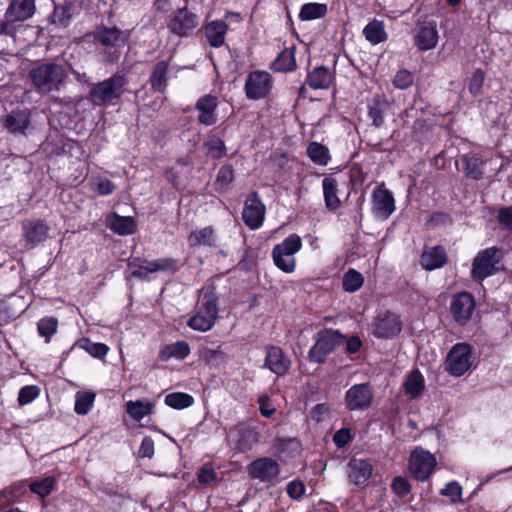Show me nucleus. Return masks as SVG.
<instances>
[{
  "mask_svg": "<svg viewBox=\"0 0 512 512\" xmlns=\"http://www.w3.org/2000/svg\"><path fill=\"white\" fill-rule=\"evenodd\" d=\"M203 29L207 42L211 47L219 48L224 45L228 25L223 20L208 22Z\"/></svg>",
  "mask_w": 512,
  "mask_h": 512,
  "instance_id": "29",
  "label": "nucleus"
},
{
  "mask_svg": "<svg viewBox=\"0 0 512 512\" xmlns=\"http://www.w3.org/2000/svg\"><path fill=\"white\" fill-rule=\"evenodd\" d=\"M461 170L465 176L472 180L483 178L486 162L477 154L468 153L460 158Z\"/></svg>",
  "mask_w": 512,
  "mask_h": 512,
  "instance_id": "26",
  "label": "nucleus"
},
{
  "mask_svg": "<svg viewBox=\"0 0 512 512\" xmlns=\"http://www.w3.org/2000/svg\"><path fill=\"white\" fill-rule=\"evenodd\" d=\"M475 309L476 301L472 293L461 291L452 295L449 311L457 325L466 326L471 321Z\"/></svg>",
  "mask_w": 512,
  "mask_h": 512,
  "instance_id": "11",
  "label": "nucleus"
},
{
  "mask_svg": "<svg viewBox=\"0 0 512 512\" xmlns=\"http://www.w3.org/2000/svg\"><path fill=\"white\" fill-rule=\"evenodd\" d=\"M182 264L178 259L175 258H159L153 261L148 262V265L146 267V272H157V271H163V272H170L175 273L177 272Z\"/></svg>",
  "mask_w": 512,
  "mask_h": 512,
  "instance_id": "40",
  "label": "nucleus"
},
{
  "mask_svg": "<svg viewBox=\"0 0 512 512\" xmlns=\"http://www.w3.org/2000/svg\"><path fill=\"white\" fill-rule=\"evenodd\" d=\"M206 153L213 159H221L226 156V146L221 138L212 136L204 142Z\"/></svg>",
  "mask_w": 512,
  "mask_h": 512,
  "instance_id": "49",
  "label": "nucleus"
},
{
  "mask_svg": "<svg viewBox=\"0 0 512 512\" xmlns=\"http://www.w3.org/2000/svg\"><path fill=\"white\" fill-rule=\"evenodd\" d=\"M388 102L380 95H375L368 105V115L376 127L383 125L384 113L388 109Z\"/></svg>",
  "mask_w": 512,
  "mask_h": 512,
  "instance_id": "34",
  "label": "nucleus"
},
{
  "mask_svg": "<svg viewBox=\"0 0 512 512\" xmlns=\"http://www.w3.org/2000/svg\"><path fill=\"white\" fill-rule=\"evenodd\" d=\"M49 226L42 219H28L22 223V237L27 246L35 247L44 242L49 233Z\"/></svg>",
  "mask_w": 512,
  "mask_h": 512,
  "instance_id": "22",
  "label": "nucleus"
},
{
  "mask_svg": "<svg viewBox=\"0 0 512 512\" xmlns=\"http://www.w3.org/2000/svg\"><path fill=\"white\" fill-rule=\"evenodd\" d=\"M373 335L378 339H392L402 330V321L399 315L386 310L377 314L373 323Z\"/></svg>",
  "mask_w": 512,
  "mask_h": 512,
  "instance_id": "14",
  "label": "nucleus"
},
{
  "mask_svg": "<svg viewBox=\"0 0 512 512\" xmlns=\"http://www.w3.org/2000/svg\"><path fill=\"white\" fill-rule=\"evenodd\" d=\"M346 335L338 329L323 328L314 335L315 343L308 351V360L315 364H324L327 357L341 346Z\"/></svg>",
  "mask_w": 512,
  "mask_h": 512,
  "instance_id": "3",
  "label": "nucleus"
},
{
  "mask_svg": "<svg viewBox=\"0 0 512 512\" xmlns=\"http://www.w3.org/2000/svg\"><path fill=\"white\" fill-rule=\"evenodd\" d=\"M30 125L28 110L12 111L5 120L6 128H27Z\"/></svg>",
  "mask_w": 512,
  "mask_h": 512,
  "instance_id": "51",
  "label": "nucleus"
},
{
  "mask_svg": "<svg viewBox=\"0 0 512 512\" xmlns=\"http://www.w3.org/2000/svg\"><path fill=\"white\" fill-rule=\"evenodd\" d=\"M392 492L399 498H406L412 491V486L407 478L403 476H395L391 482Z\"/></svg>",
  "mask_w": 512,
  "mask_h": 512,
  "instance_id": "54",
  "label": "nucleus"
},
{
  "mask_svg": "<svg viewBox=\"0 0 512 512\" xmlns=\"http://www.w3.org/2000/svg\"><path fill=\"white\" fill-rule=\"evenodd\" d=\"M437 466L435 456L422 448H415L409 457L408 469L412 477L419 481H427Z\"/></svg>",
  "mask_w": 512,
  "mask_h": 512,
  "instance_id": "10",
  "label": "nucleus"
},
{
  "mask_svg": "<svg viewBox=\"0 0 512 512\" xmlns=\"http://www.w3.org/2000/svg\"><path fill=\"white\" fill-rule=\"evenodd\" d=\"M353 433L351 428L343 427L337 430L333 435V442L339 449L344 448L353 440Z\"/></svg>",
  "mask_w": 512,
  "mask_h": 512,
  "instance_id": "61",
  "label": "nucleus"
},
{
  "mask_svg": "<svg viewBox=\"0 0 512 512\" xmlns=\"http://www.w3.org/2000/svg\"><path fill=\"white\" fill-rule=\"evenodd\" d=\"M426 226L429 227H447L453 224L452 216L447 212L435 211L426 219Z\"/></svg>",
  "mask_w": 512,
  "mask_h": 512,
  "instance_id": "55",
  "label": "nucleus"
},
{
  "mask_svg": "<svg viewBox=\"0 0 512 512\" xmlns=\"http://www.w3.org/2000/svg\"><path fill=\"white\" fill-rule=\"evenodd\" d=\"M473 365V347L467 342L454 344L446 355L444 370L453 377L466 374Z\"/></svg>",
  "mask_w": 512,
  "mask_h": 512,
  "instance_id": "6",
  "label": "nucleus"
},
{
  "mask_svg": "<svg viewBox=\"0 0 512 512\" xmlns=\"http://www.w3.org/2000/svg\"><path fill=\"white\" fill-rule=\"evenodd\" d=\"M327 14V5L321 3H307L301 7L299 17L303 21L323 18Z\"/></svg>",
  "mask_w": 512,
  "mask_h": 512,
  "instance_id": "46",
  "label": "nucleus"
},
{
  "mask_svg": "<svg viewBox=\"0 0 512 512\" xmlns=\"http://www.w3.org/2000/svg\"><path fill=\"white\" fill-rule=\"evenodd\" d=\"M322 187L326 208L329 211H336L341 205V201L337 196V180L331 176L325 177L322 180Z\"/></svg>",
  "mask_w": 512,
  "mask_h": 512,
  "instance_id": "32",
  "label": "nucleus"
},
{
  "mask_svg": "<svg viewBox=\"0 0 512 512\" xmlns=\"http://www.w3.org/2000/svg\"><path fill=\"white\" fill-rule=\"evenodd\" d=\"M448 262L447 252L444 246L436 245L425 249L420 257L422 267L427 271H433L445 266Z\"/></svg>",
  "mask_w": 512,
  "mask_h": 512,
  "instance_id": "25",
  "label": "nucleus"
},
{
  "mask_svg": "<svg viewBox=\"0 0 512 512\" xmlns=\"http://www.w3.org/2000/svg\"><path fill=\"white\" fill-rule=\"evenodd\" d=\"M440 493L448 497L453 503L462 502V487L457 481L447 483Z\"/></svg>",
  "mask_w": 512,
  "mask_h": 512,
  "instance_id": "58",
  "label": "nucleus"
},
{
  "mask_svg": "<svg viewBox=\"0 0 512 512\" xmlns=\"http://www.w3.org/2000/svg\"><path fill=\"white\" fill-rule=\"evenodd\" d=\"M374 390L370 382L352 385L344 394V405L349 412L366 411L373 403Z\"/></svg>",
  "mask_w": 512,
  "mask_h": 512,
  "instance_id": "12",
  "label": "nucleus"
},
{
  "mask_svg": "<svg viewBox=\"0 0 512 512\" xmlns=\"http://www.w3.org/2000/svg\"><path fill=\"white\" fill-rule=\"evenodd\" d=\"M198 23V15L184 7L170 17L167 27L171 33L177 36L187 37L198 26Z\"/></svg>",
  "mask_w": 512,
  "mask_h": 512,
  "instance_id": "16",
  "label": "nucleus"
},
{
  "mask_svg": "<svg viewBox=\"0 0 512 512\" xmlns=\"http://www.w3.org/2000/svg\"><path fill=\"white\" fill-rule=\"evenodd\" d=\"M373 465L370 459L352 458L347 463V475L350 483L359 488H365L373 475Z\"/></svg>",
  "mask_w": 512,
  "mask_h": 512,
  "instance_id": "19",
  "label": "nucleus"
},
{
  "mask_svg": "<svg viewBox=\"0 0 512 512\" xmlns=\"http://www.w3.org/2000/svg\"><path fill=\"white\" fill-rule=\"evenodd\" d=\"M56 479L54 476H46L39 480L29 483V489L33 494L44 499L48 497L55 489Z\"/></svg>",
  "mask_w": 512,
  "mask_h": 512,
  "instance_id": "41",
  "label": "nucleus"
},
{
  "mask_svg": "<svg viewBox=\"0 0 512 512\" xmlns=\"http://www.w3.org/2000/svg\"><path fill=\"white\" fill-rule=\"evenodd\" d=\"M266 215V206L257 191H251L244 201L242 220L250 230L262 227Z\"/></svg>",
  "mask_w": 512,
  "mask_h": 512,
  "instance_id": "13",
  "label": "nucleus"
},
{
  "mask_svg": "<svg viewBox=\"0 0 512 512\" xmlns=\"http://www.w3.org/2000/svg\"><path fill=\"white\" fill-rule=\"evenodd\" d=\"M302 248L301 237L290 234L281 243L276 244L271 252L274 265L284 273H293L296 269L294 255Z\"/></svg>",
  "mask_w": 512,
  "mask_h": 512,
  "instance_id": "5",
  "label": "nucleus"
},
{
  "mask_svg": "<svg viewBox=\"0 0 512 512\" xmlns=\"http://www.w3.org/2000/svg\"><path fill=\"white\" fill-rule=\"evenodd\" d=\"M266 356L263 368L269 369L277 376H284L291 367L290 358L284 353L282 348L274 345H268L265 348Z\"/></svg>",
  "mask_w": 512,
  "mask_h": 512,
  "instance_id": "20",
  "label": "nucleus"
},
{
  "mask_svg": "<svg viewBox=\"0 0 512 512\" xmlns=\"http://www.w3.org/2000/svg\"><path fill=\"white\" fill-rule=\"evenodd\" d=\"M219 297L214 282H207L200 290L195 310L207 314L215 319L218 317Z\"/></svg>",
  "mask_w": 512,
  "mask_h": 512,
  "instance_id": "21",
  "label": "nucleus"
},
{
  "mask_svg": "<svg viewBox=\"0 0 512 512\" xmlns=\"http://www.w3.org/2000/svg\"><path fill=\"white\" fill-rule=\"evenodd\" d=\"M497 221L503 228L512 231V205L499 209Z\"/></svg>",
  "mask_w": 512,
  "mask_h": 512,
  "instance_id": "64",
  "label": "nucleus"
},
{
  "mask_svg": "<svg viewBox=\"0 0 512 512\" xmlns=\"http://www.w3.org/2000/svg\"><path fill=\"white\" fill-rule=\"evenodd\" d=\"M36 10L35 0H11L4 18L11 25L14 22L25 21L31 18Z\"/></svg>",
  "mask_w": 512,
  "mask_h": 512,
  "instance_id": "23",
  "label": "nucleus"
},
{
  "mask_svg": "<svg viewBox=\"0 0 512 512\" xmlns=\"http://www.w3.org/2000/svg\"><path fill=\"white\" fill-rule=\"evenodd\" d=\"M76 345L85 350L92 357L98 359H103L109 351V347L106 344L92 342L89 338H82L78 340Z\"/></svg>",
  "mask_w": 512,
  "mask_h": 512,
  "instance_id": "47",
  "label": "nucleus"
},
{
  "mask_svg": "<svg viewBox=\"0 0 512 512\" xmlns=\"http://www.w3.org/2000/svg\"><path fill=\"white\" fill-rule=\"evenodd\" d=\"M234 180V169L231 164L222 165L217 173L215 188L217 191H225Z\"/></svg>",
  "mask_w": 512,
  "mask_h": 512,
  "instance_id": "50",
  "label": "nucleus"
},
{
  "mask_svg": "<svg viewBox=\"0 0 512 512\" xmlns=\"http://www.w3.org/2000/svg\"><path fill=\"white\" fill-rule=\"evenodd\" d=\"M307 155L313 163L321 166L327 165L330 160L328 148L318 142L309 143Z\"/></svg>",
  "mask_w": 512,
  "mask_h": 512,
  "instance_id": "44",
  "label": "nucleus"
},
{
  "mask_svg": "<svg viewBox=\"0 0 512 512\" xmlns=\"http://www.w3.org/2000/svg\"><path fill=\"white\" fill-rule=\"evenodd\" d=\"M154 407L155 405L148 401H128L126 403V412L133 420L141 421L145 416L153 413Z\"/></svg>",
  "mask_w": 512,
  "mask_h": 512,
  "instance_id": "39",
  "label": "nucleus"
},
{
  "mask_svg": "<svg viewBox=\"0 0 512 512\" xmlns=\"http://www.w3.org/2000/svg\"><path fill=\"white\" fill-rule=\"evenodd\" d=\"M395 199L384 183L377 186L372 193V212L375 216L388 219L395 211Z\"/></svg>",
  "mask_w": 512,
  "mask_h": 512,
  "instance_id": "18",
  "label": "nucleus"
},
{
  "mask_svg": "<svg viewBox=\"0 0 512 512\" xmlns=\"http://www.w3.org/2000/svg\"><path fill=\"white\" fill-rule=\"evenodd\" d=\"M44 150L50 155H73V150L79 148V143L65 136L61 130H49L43 143Z\"/></svg>",
  "mask_w": 512,
  "mask_h": 512,
  "instance_id": "17",
  "label": "nucleus"
},
{
  "mask_svg": "<svg viewBox=\"0 0 512 512\" xmlns=\"http://www.w3.org/2000/svg\"><path fill=\"white\" fill-rule=\"evenodd\" d=\"M93 190L100 196L111 195L115 189V184L108 178L99 177L92 183Z\"/></svg>",
  "mask_w": 512,
  "mask_h": 512,
  "instance_id": "60",
  "label": "nucleus"
},
{
  "mask_svg": "<svg viewBox=\"0 0 512 512\" xmlns=\"http://www.w3.org/2000/svg\"><path fill=\"white\" fill-rule=\"evenodd\" d=\"M29 488V484L27 481H18L12 483L8 487H6V492L10 496V501L13 503L20 502L22 498L26 495L27 489Z\"/></svg>",
  "mask_w": 512,
  "mask_h": 512,
  "instance_id": "57",
  "label": "nucleus"
},
{
  "mask_svg": "<svg viewBox=\"0 0 512 512\" xmlns=\"http://www.w3.org/2000/svg\"><path fill=\"white\" fill-rule=\"evenodd\" d=\"M364 283V277L357 270L350 268L347 272L344 273L342 279V287L346 292H356L359 290Z\"/></svg>",
  "mask_w": 512,
  "mask_h": 512,
  "instance_id": "48",
  "label": "nucleus"
},
{
  "mask_svg": "<svg viewBox=\"0 0 512 512\" xmlns=\"http://www.w3.org/2000/svg\"><path fill=\"white\" fill-rule=\"evenodd\" d=\"M227 441L235 453H247L260 441V432L257 427L241 421L230 427Z\"/></svg>",
  "mask_w": 512,
  "mask_h": 512,
  "instance_id": "7",
  "label": "nucleus"
},
{
  "mask_svg": "<svg viewBox=\"0 0 512 512\" xmlns=\"http://www.w3.org/2000/svg\"><path fill=\"white\" fill-rule=\"evenodd\" d=\"M129 34L117 27L98 26L93 32L86 33L79 43H100L107 48H120L128 43Z\"/></svg>",
  "mask_w": 512,
  "mask_h": 512,
  "instance_id": "8",
  "label": "nucleus"
},
{
  "mask_svg": "<svg viewBox=\"0 0 512 512\" xmlns=\"http://www.w3.org/2000/svg\"><path fill=\"white\" fill-rule=\"evenodd\" d=\"M148 260L142 257H130L128 260V268L131 269V277L137 279H145L149 272H146Z\"/></svg>",
  "mask_w": 512,
  "mask_h": 512,
  "instance_id": "53",
  "label": "nucleus"
},
{
  "mask_svg": "<svg viewBox=\"0 0 512 512\" xmlns=\"http://www.w3.org/2000/svg\"><path fill=\"white\" fill-rule=\"evenodd\" d=\"M59 321L54 316H44L37 322V333L45 343H49L58 332Z\"/></svg>",
  "mask_w": 512,
  "mask_h": 512,
  "instance_id": "38",
  "label": "nucleus"
},
{
  "mask_svg": "<svg viewBox=\"0 0 512 512\" xmlns=\"http://www.w3.org/2000/svg\"><path fill=\"white\" fill-rule=\"evenodd\" d=\"M503 259V251L497 246H492L479 251L473 259L471 278L481 283L486 278L495 275L500 270Z\"/></svg>",
  "mask_w": 512,
  "mask_h": 512,
  "instance_id": "4",
  "label": "nucleus"
},
{
  "mask_svg": "<svg viewBox=\"0 0 512 512\" xmlns=\"http://www.w3.org/2000/svg\"><path fill=\"white\" fill-rule=\"evenodd\" d=\"M128 80L124 74L116 73L94 84L88 98L95 105H114L126 91Z\"/></svg>",
  "mask_w": 512,
  "mask_h": 512,
  "instance_id": "2",
  "label": "nucleus"
},
{
  "mask_svg": "<svg viewBox=\"0 0 512 512\" xmlns=\"http://www.w3.org/2000/svg\"><path fill=\"white\" fill-rule=\"evenodd\" d=\"M216 319L194 309V314L187 321V326L193 330L206 332L215 324Z\"/></svg>",
  "mask_w": 512,
  "mask_h": 512,
  "instance_id": "43",
  "label": "nucleus"
},
{
  "mask_svg": "<svg viewBox=\"0 0 512 512\" xmlns=\"http://www.w3.org/2000/svg\"><path fill=\"white\" fill-rule=\"evenodd\" d=\"M169 64L167 61H159L155 64L150 77V84L156 91L163 92L167 86V73Z\"/></svg>",
  "mask_w": 512,
  "mask_h": 512,
  "instance_id": "37",
  "label": "nucleus"
},
{
  "mask_svg": "<svg viewBox=\"0 0 512 512\" xmlns=\"http://www.w3.org/2000/svg\"><path fill=\"white\" fill-rule=\"evenodd\" d=\"M414 83V75L412 72L402 69L399 70L393 79V85L397 89H407Z\"/></svg>",
  "mask_w": 512,
  "mask_h": 512,
  "instance_id": "59",
  "label": "nucleus"
},
{
  "mask_svg": "<svg viewBox=\"0 0 512 512\" xmlns=\"http://www.w3.org/2000/svg\"><path fill=\"white\" fill-rule=\"evenodd\" d=\"M188 242L191 247L194 246H208L213 247L215 243V231L211 226L204 227L200 230H195L188 236Z\"/></svg>",
  "mask_w": 512,
  "mask_h": 512,
  "instance_id": "35",
  "label": "nucleus"
},
{
  "mask_svg": "<svg viewBox=\"0 0 512 512\" xmlns=\"http://www.w3.org/2000/svg\"><path fill=\"white\" fill-rule=\"evenodd\" d=\"M403 387L405 393L411 399L418 397L425 388V380L421 372L418 369L410 372L403 384Z\"/></svg>",
  "mask_w": 512,
  "mask_h": 512,
  "instance_id": "33",
  "label": "nucleus"
},
{
  "mask_svg": "<svg viewBox=\"0 0 512 512\" xmlns=\"http://www.w3.org/2000/svg\"><path fill=\"white\" fill-rule=\"evenodd\" d=\"M273 87L271 75L266 71H253L248 74L245 81L246 96L252 100L268 96Z\"/></svg>",
  "mask_w": 512,
  "mask_h": 512,
  "instance_id": "15",
  "label": "nucleus"
},
{
  "mask_svg": "<svg viewBox=\"0 0 512 512\" xmlns=\"http://www.w3.org/2000/svg\"><path fill=\"white\" fill-rule=\"evenodd\" d=\"M95 393L89 391H80L75 396L74 411L78 415H86L94 406Z\"/></svg>",
  "mask_w": 512,
  "mask_h": 512,
  "instance_id": "45",
  "label": "nucleus"
},
{
  "mask_svg": "<svg viewBox=\"0 0 512 512\" xmlns=\"http://www.w3.org/2000/svg\"><path fill=\"white\" fill-rule=\"evenodd\" d=\"M286 492L293 500H300L306 492L305 484L301 480H292L287 484Z\"/></svg>",
  "mask_w": 512,
  "mask_h": 512,
  "instance_id": "63",
  "label": "nucleus"
},
{
  "mask_svg": "<svg viewBox=\"0 0 512 512\" xmlns=\"http://www.w3.org/2000/svg\"><path fill=\"white\" fill-rule=\"evenodd\" d=\"M363 34L368 42L373 45L386 41L387 33L384 23L377 19L370 21L363 29Z\"/></svg>",
  "mask_w": 512,
  "mask_h": 512,
  "instance_id": "36",
  "label": "nucleus"
},
{
  "mask_svg": "<svg viewBox=\"0 0 512 512\" xmlns=\"http://www.w3.org/2000/svg\"><path fill=\"white\" fill-rule=\"evenodd\" d=\"M438 42V31L434 21L424 22L414 37V43L421 51L433 49Z\"/></svg>",
  "mask_w": 512,
  "mask_h": 512,
  "instance_id": "24",
  "label": "nucleus"
},
{
  "mask_svg": "<svg viewBox=\"0 0 512 512\" xmlns=\"http://www.w3.org/2000/svg\"><path fill=\"white\" fill-rule=\"evenodd\" d=\"M246 469L250 479L270 486L276 484L281 473L280 464L272 457L267 456L254 459Z\"/></svg>",
  "mask_w": 512,
  "mask_h": 512,
  "instance_id": "9",
  "label": "nucleus"
},
{
  "mask_svg": "<svg viewBox=\"0 0 512 512\" xmlns=\"http://www.w3.org/2000/svg\"><path fill=\"white\" fill-rule=\"evenodd\" d=\"M40 394V388L36 385L23 386L18 392V404L25 406L33 402Z\"/></svg>",
  "mask_w": 512,
  "mask_h": 512,
  "instance_id": "56",
  "label": "nucleus"
},
{
  "mask_svg": "<svg viewBox=\"0 0 512 512\" xmlns=\"http://www.w3.org/2000/svg\"><path fill=\"white\" fill-rule=\"evenodd\" d=\"M334 81L333 72L325 66L315 67L307 76L306 82L312 89H328Z\"/></svg>",
  "mask_w": 512,
  "mask_h": 512,
  "instance_id": "30",
  "label": "nucleus"
},
{
  "mask_svg": "<svg viewBox=\"0 0 512 512\" xmlns=\"http://www.w3.org/2000/svg\"><path fill=\"white\" fill-rule=\"evenodd\" d=\"M51 18L53 23L59 24L63 27L67 26L71 19L70 8L66 6H56Z\"/></svg>",
  "mask_w": 512,
  "mask_h": 512,
  "instance_id": "62",
  "label": "nucleus"
},
{
  "mask_svg": "<svg viewBox=\"0 0 512 512\" xmlns=\"http://www.w3.org/2000/svg\"><path fill=\"white\" fill-rule=\"evenodd\" d=\"M216 107L217 98L215 96L205 95L201 97L196 103L199 123L206 126L215 124L217 121L215 114Z\"/></svg>",
  "mask_w": 512,
  "mask_h": 512,
  "instance_id": "27",
  "label": "nucleus"
},
{
  "mask_svg": "<svg viewBox=\"0 0 512 512\" xmlns=\"http://www.w3.org/2000/svg\"><path fill=\"white\" fill-rule=\"evenodd\" d=\"M106 223L111 231L121 236L132 235L137 231L136 221L131 216L113 213L107 217Z\"/></svg>",
  "mask_w": 512,
  "mask_h": 512,
  "instance_id": "28",
  "label": "nucleus"
},
{
  "mask_svg": "<svg viewBox=\"0 0 512 512\" xmlns=\"http://www.w3.org/2000/svg\"><path fill=\"white\" fill-rule=\"evenodd\" d=\"M296 67L294 54L289 50H284L272 63V68L275 71L287 72L292 71Z\"/></svg>",
  "mask_w": 512,
  "mask_h": 512,
  "instance_id": "52",
  "label": "nucleus"
},
{
  "mask_svg": "<svg viewBox=\"0 0 512 512\" xmlns=\"http://www.w3.org/2000/svg\"><path fill=\"white\" fill-rule=\"evenodd\" d=\"M164 403L176 410H182L193 405L192 395L184 392H172L165 396Z\"/></svg>",
  "mask_w": 512,
  "mask_h": 512,
  "instance_id": "42",
  "label": "nucleus"
},
{
  "mask_svg": "<svg viewBox=\"0 0 512 512\" xmlns=\"http://www.w3.org/2000/svg\"><path fill=\"white\" fill-rule=\"evenodd\" d=\"M29 76L40 93L59 91L67 78V72L63 65L47 63L31 69Z\"/></svg>",
  "mask_w": 512,
  "mask_h": 512,
  "instance_id": "1",
  "label": "nucleus"
},
{
  "mask_svg": "<svg viewBox=\"0 0 512 512\" xmlns=\"http://www.w3.org/2000/svg\"><path fill=\"white\" fill-rule=\"evenodd\" d=\"M190 354V346L186 341L179 340L171 344L165 345L159 353V358L161 361H168L171 358H175L177 360H184Z\"/></svg>",
  "mask_w": 512,
  "mask_h": 512,
  "instance_id": "31",
  "label": "nucleus"
}]
</instances>
